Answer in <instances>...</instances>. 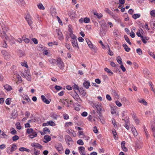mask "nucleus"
Segmentation results:
<instances>
[{
    "mask_svg": "<svg viewBox=\"0 0 155 155\" xmlns=\"http://www.w3.org/2000/svg\"><path fill=\"white\" fill-rule=\"evenodd\" d=\"M23 100H25L27 102H29L31 101V100L28 95H25L22 96Z\"/></svg>",
    "mask_w": 155,
    "mask_h": 155,
    "instance_id": "nucleus-20",
    "label": "nucleus"
},
{
    "mask_svg": "<svg viewBox=\"0 0 155 155\" xmlns=\"http://www.w3.org/2000/svg\"><path fill=\"white\" fill-rule=\"evenodd\" d=\"M71 95L74 100L78 103L81 104L82 102V100L80 98L79 95L75 91H74V92L71 93Z\"/></svg>",
    "mask_w": 155,
    "mask_h": 155,
    "instance_id": "nucleus-1",
    "label": "nucleus"
},
{
    "mask_svg": "<svg viewBox=\"0 0 155 155\" xmlns=\"http://www.w3.org/2000/svg\"><path fill=\"white\" fill-rule=\"evenodd\" d=\"M54 88L58 91H59L61 90L62 89V87L61 86H60L58 85H56L55 87Z\"/></svg>",
    "mask_w": 155,
    "mask_h": 155,
    "instance_id": "nucleus-60",
    "label": "nucleus"
},
{
    "mask_svg": "<svg viewBox=\"0 0 155 155\" xmlns=\"http://www.w3.org/2000/svg\"><path fill=\"white\" fill-rule=\"evenodd\" d=\"M138 102L140 103H142L145 105H147V102L143 99H141L138 100Z\"/></svg>",
    "mask_w": 155,
    "mask_h": 155,
    "instance_id": "nucleus-35",
    "label": "nucleus"
},
{
    "mask_svg": "<svg viewBox=\"0 0 155 155\" xmlns=\"http://www.w3.org/2000/svg\"><path fill=\"white\" fill-rule=\"evenodd\" d=\"M27 75L26 76V79L28 81H31V74L30 72L29 71H28V73H27Z\"/></svg>",
    "mask_w": 155,
    "mask_h": 155,
    "instance_id": "nucleus-28",
    "label": "nucleus"
},
{
    "mask_svg": "<svg viewBox=\"0 0 155 155\" xmlns=\"http://www.w3.org/2000/svg\"><path fill=\"white\" fill-rule=\"evenodd\" d=\"M142 147V145L139 144L138 143H136L135 144V148L136 150L137 151L139 149Z\"/></svg>",
    "mask_w": 155,
    "mask_h": 155,
    "instance_id": "nucleus-30",
    "label": "nucleus"
},
{
    "mask_svg": "<svg viewBox=\"0 0 155 155\" xmlns=\"http://www.w3.org/2000/svg\"><path fill=\"white\" fill-rule=\"evenodd\" d=\"M19 150L21 151H25L27 152H29L30 151V150L29 149L24 147L20 148L19 149Z\"/></svg>",
    "mask_w": 155,
    "mask_h": 155,
    "instance_id": "nucleus-25",
    "label": "nucleus"
},
{
    "mask_svg": "<svg viewBox=\"0 0 155 155\" xmlns=\"http://www.w3.org/2000/svg\"><path fill=\"white\" fill-rule=\"evenodd\" d=\"M80 94L83 96H84L86 94L85 90H84L83 88H80L79 90Z\"/></svg>",
    "mask_w": 155,
    "mask_h": 155,
    "instance_id": "nucleus-16",
    "label": "nucleus"
},
{
    "mask_svg": "<svg viewBox=\"0 0 155 155\" xmlns=\"http://www.w3.org/2000/svg\"><path fill=\"white\" fill-rule=\"evenodd\" d=\"M71 131H72L71 130H67L66 132L68 134L71 136H73V137H75L76 134L75 133H74V131H73V132H72Z\"/></svg>",
    "mask_w": 155,
    "mask_h": 155,
    "instance_id": "nucleus-21",
    "label": "nucleus"
},
{
    "mask_svg": "<svg viewBox=\"0 0 155 155\" xmlns=\"http://www.w3.org/2000/svg\"><path fill=\"white\" fill-rule=\"evenodd\" d=\"M16 78L18 80V81L16 82V83L17 84H18L22 82L21 78L19 75H17Z\"/></svg>",
    "mask_w": 155,
    "mask_h": 155,
    "instance_id": "nucleus-32",
    "label": "nucleus"
},
{
    "mask_svg": "<svg viewBox=\"0 0 155 155\" xmlns=\"http://www.w3.org/2000/svg\"><path fill=\"white\" fill-rule=\"evenodd\" d=\"M43 131L45 134H49L50 131L49 129L47 127L44 128L43 129Z\"/></svg>",
    "mask_w": 155,
    "mask_h": 155,
    "instance_id": "nucleus-24",
    "label": "nucleus"
},
{
    "mask_svg": "<svg viewBox=\"0 0 155 155\" xmlns=\"http://www.w3.org/2000/svg\"><path fill=\"white\" fill-rule=\"evenodd\" d=\"M85 40L90 48H91L92 50L95 51H96V46L93 45L91 42L88 38L86 39Z\"/></svg>",
    "mask_w": 155,
    "mask_h": 155,
    "instance_id": "nucleus-2",
    "label": "nucleus"
},
{
    "mask_svg": "<svg viewBox=\"0 0 155 155\" xmlns=\"http://www.w3.org/2000/svg\"><path fill=\"white\" fill-rule=\"evenodd\" d=\"M73 125V123L71 122H66L65 123L64 127H68L69 126H71Z\"/></svg>",
    "mask_w": 155,
    "mask_h": 155,
    "instance_id": "nucleus-44",
    "label": "nucleus"
},
{
    "mask_svg": "<svg viewBox=\"0 0 155 155\" xmlns=\"http://www.w3.org/2000/svg\"><path fill=\"white\" fill-rule=\"evenodd\" d=\"M17 149V146L16 145L13 144L11 145L10 149H7V152L8 154H11L12 152L14 151Z\"/></svg>",
    "mask_w": 155,
    "mask_h": 155,
    "instance_id": "nucleus-4",
    "label": "nucleus"
},
{
    "mask_svg": "<svg viewBox=\"0 0 155 155\" xmlns=\"http://www.w3.org/2000/svg\"><path fill=\"white\" fill-rule=\"evenodd\" d=\"M37 136L36 132L34 131L31 134H30L29 135V137L31 139L33 138L34 137H37Z\"/></svg>",
    "mask_w": 155,
    "mask_h": 155,
    "instance_id": "nucleus-22",
    "label": "nucleus"
},
{
    "mask_svg": "<svg viewBox=\"0 0 155 155\" xmlns=\"http://www.w3.org/2000/svg\"><path fill=\"white\" fill-rule=\"evenodd\" d=\"M48 122V124L51 126H54L55 125V123L52 120H50Z\"/></svg>",
    "mask_w": 155,
    "mask_h": 155,
    "instance_id": "nucleus-48",
    "label": "nucleus"
},
{
    "mask_svg": "<svg viewBox=\"0 0 155 155\" xmlns=\"http://www.w3.org/2000/svg\"><path fill=\"white\" fill-rule=\"evenodd\" d=\"M140 26L142 28H145L147 30H150V28L148 27V24L147 23H146L145 25H144L143 24L141 23L140 24Z\"/></svg>",
    "mask_w": 155,
    "mask_h": 155,
    "instance_id": "nucleus-23",
    "label": "nucleus"
},
{
    "mask_svg": "<svg viewBox=\"0 0 155 155\" xmlns=\"http://www.w3.org/2000/svg\"><path fill=\"white\" fill-rule=\"evenodd\" d=\"M94 108H95L97 110V111H101L102 110V107L101 104L99 103L98 102H96L94 106Z\"/></svg>",
    "mask_w": 155,
    "mask_h": 155,
    "instance_id": "nucleus-5",
    "label": "nucleus"
},
{
    "mask_svg": "<svg viewBox=\"0 0 155 155\" xmlns=\"http://www.w3.org/2000/svg\"><path fill=\"white\" fill-rule=\"evenodd\" d=\"M34 132L32 128L28 129L27 130V132L29 134Z\"/></svg>",
    "mask_w": 155,
    "mask_h": 155,
    "instance_id": "nucleus-52",
    "label": "nucleus"
},
{
    "mask_svg": "<svg viewBox=\"0 0 155 155\" xmlns=\"http://www.w3.org/2000/svg\"><path fill=\"white\" fill-rule=\"evenodd\" d=\"M78 149L79 152L81 155H85V148L84 147H78Z\"/></svg>",
    "mask_w": 155,
    "mask_h": 155,
    "instance_id": "nucleus-8",
    "label": "nucleus"
},
{
    "mask_svg": "<svg viewBox=\"0 0 155 155\" xmlns=\"http://www.w3.org/2000/svg\"><path fill=\"white\" fill-rule=\"evenodd\" d=\"M65 138L66 142H71L72 141L71 138L68 135H67L65 136Z\"/></svg>",
    "mask_w": 155,
    "mask_h": 155,
    "instance_id": "nucleus-19",
    "label": "nucleus"
},
{
    "mask_svg": "<svg viewBox=\"0 0 155 155\" xmlns=\"http://www.w3.org/2000/svg\"><path fill=\"white\" fill-rule=\"evenodd\" d=\"M125 141H123L121 142V145L122 150L126 152L127 151V148L125 147Z\"/></svg>",
    "mask_w": 155,
    "mask_h": 155,
    "instance_id": "nucleus-11",
    "label": "nucleus"
},
{
    "mask_svg": "<svg viewBox=\"0 0 155 155\" xmlns=\"http://www.w3.org/2000/svg\"><path fill=\"white\" fill-rule=\"evenodd\" d=\"M150 15L153 17H155V10H152L150 12Z\"/></svg>",
    "mask_w": 155,
    "mask_h": 155,
    "instance_id": "nucleus-59",
    "label": "nucleus"
},
{
    "mask_svg": "<svg viewBox=\"0 0 155 155\" xmlns=\"http://www.w3.org/2000/svg\"><path fill=\"white\" fill-rule=\"evenodd\" d=\"M140 16V15L138 14H134L133 15L132 17L134 19H136L139 18Z\"/></svg>",
    "mask_w": 155,
    "mask_h": 155,
    "instance_id": "nucleus-40",
    "label": "nucleus"
},
{
    "mask_svg": "<svg viewBox=\"0 0 155 155\" xmlns=\"http://www.w3.org/2000/svg\"><path fill=\"white\" fill-rule=\"evenodd\" d=\"M38 8L40 9L44 10L45 8L42 4L40 3L38 5Z\"/></svg>",
    "mask_w": 155,
    "mask_h": 155,
    "instance_id": "nucleus-46",
    "label": "nucleus"
},
{
    "mask_svg": "<svg viewBox=\"0 0 155 155\" xmlns=\"http://www.w3.org/2000/svg\"><path fill=\"white\" fill-rule=\"evenodd\" d=\"M56 64L60 69H62L64 68V64L61 58H58L56 60Z\"/></svg>",
    "mask_w": 155,
    "mask_h": 155,
    "instance_id": "nucleus-3",
    "label": "nucleus"
},
{
    "mask_svg": "<svg viewBox=\"0 0 155 155\" xmlns=\"http://www.w3.org/2000/svg\"><path fill=\"white\" fill-rule=\"evenodd\" d=\"M54 147L60 153H61V152L63 150L62 144L60 143L56 144Z\"/></svg>",
    "mask_w": 155,
    "mask_h": 155,
    "instance_id": "nucleus-6",
    "label": "nucleus"
},
{
    "mask_svg": "<svg viewBox=\"0 0 155 155\" xmlns=\"http://www.w3.org/2000/svg\"><path fill=\"white\" fill-rule=\"evenodd\" d=\"M57 34L58 36V38L60 40H62L63 39V36L61 32L58 31L57 33Z\"/></svg>",
    "mask_w": 155,
    "mask_h": 155,
    "instance_id": "nucleus-17",
    "label": "nucleus"
},
{
    "mask_svg": "<svg viewBox=\"0 0 155 155\" xmlns=\"http://www.w3.org/2000/svg\"><path fill=\"white\" fill-rule=\"evenodd\" d=\"M83 85L84 87L87 89L89 88L91 86L90 82L88 81H85L83 84Z\"/></svg>",
    "mask_w": 155,
    "mask_h": 155,
    "instance_id": "nucleus-14",
    "label": "nucleus"
},
{
    "mask_svg": "<svg viewBox=\"0 0 155 155\" xmlns=\"http://www.w3.org/2000/svg\"><path fill=\"white\" fill-rule=\"evenodd\" d=\"M131 130L134 136H136L138 134L135 128L132 127L131 128Z\"/></svg>",
    "mask_w": 155,
    "mask_h": 155,
    "instance_id": "nucleus-33",
    "label": "nucleus"
},
{
    "mask_svg": "<svg viewBox=\"0 0 155 155\" xmlns=\"http://www.w3.org/2000/svg\"><path fill=\"white\" fill-rule=\"evenodd\" d=\"M151 27L153 30L155 31V21L153 22L150 24Z\"/></svg>",
    "mask_w": 155,
    "mask_h": 155,
    "instance_id": "nucleus-45",
    "label": "nucleus"
},
{
    "mask_svg": "<svg viewBox=\"0 0 155 155\" xmlns=\"http://www.w3.org/2000/svg\"><path fill=\"white\" fill-rule=\"evenodd\" d=\"M65 47L69 50H70V45L68 43H65Z\"/></svg>",
    "mask_w": 155,
    "mask_h": 155,
    "instance_id": "nucleus-64",
    "label": "nucleus"
},
{
    "mask_svg": "<svg viewBox=\"0 0 155 155\" xmlns=\"http://www.w3.org/2000/svg\"><path fill=\"white\" fill-rule=\"evenodd\" d=\"M11 99L10 98H8L6 99L5 101V103L7 105H10V101Z\"/></svg>",
    "mask_w": 155,
    "mask_h": 155,
    "instance_id": "nucleus-57",
    "label": "nucleus"
},
{
    "mask_svg": "<svg viewBox=\"0 0 155 155\" xmlns=\"http://www.w3.org/2000/svg\"><path fill=\"white\" fill-rule=\"evenodd\" d=\"M18 2L21 5L24 6L25 4V3L23 0H18Z\"/></svg>",
    "mask_w": 155,
    "mask_h": 155,
    "instance_id": "nucleus-54",
    "label": "nucleus"
},
{
    "mask_svg": "<svg viewBox=\"0 0 155 155\" xmlns=\"http://www.w3.org/2000/svg\"><path fill=\"white\" fill-rule=\"evenodd\" d=\"M31 145L32 147L38 148L40 149H41L42 148V146L38 143H33L31 144Z\"/></svg>",
    "mask_w": 155,
    "mask_h": 155,
    "instance_id": "nucleus-9",
    "label": "nucleus"
},
{
    "mask_svg": "<svg viewBox=\"0 0 155 155\" xmlns=\"http://www.w3.org/2000/svg\"><path fill=\"white\" fill-rule=\"evenodd\" d=\"M93 14L96 16L97 18L99 19H100L103 16V15L101 13L99 14L96 12V11H94L93 12Z\"/></svg>",
    "mask_w": 155,
    "mask_h": 155,
    "instance_id": "nucleus-15",
    "label": "nucleus"
},
{
    "mask_svg": "<svg viewBox=\"0 0 155 155\" xmlns=\"http://www.w3.org/2000/svg\"><path fill=\"white\" fill-rule=\"evenodd\" d=\"M63 116L65 120H68L69 118V116L68 114L64 113L63 114Z\"/></svg>",
    "mask_w": 155,
    "mask_h": 155,
    "instance_id": "nucleus-53",
    "label": "nucleus"
},
{
    "mask_svg": "<svg viewBox=\"0 0 155 155\" xmlns=\"http://www.w3.org/2000/svg\"><path fill=\"white\" fill-rule=\"evenodd\" d=\"M80 137L81 138H84V139L87 140H88L90 138L89 137H88V136H86L84 134L82 136H81Z\"/></svg>",
    "mask_w": 155,
    "mask_h": 155,
    "instance_id": "nucleus-49",
    "label": "nucleus"
},
{
    "mask_svg": "<svg viewBox=\"0 0 155 155\" xmlns=\"http://www.w3.org/2000/svg\"><path fill=\"white\" fill-rule=\"evenodd\" d=\"M117 60L118 63L119 64H122V59L120 56L118 57L117 58Z\"/></svg>",
    "mask_w": 155,
    "mask_h": 155,
    "instance_id": "nucleus-43",
    "label": "nucleus"
},
{
    "mask_svg": "<svg viewBox=\"0 0 155 155\" xmlns=\"http://www.w3.org/2000/svg\"><path fill=\"white\" fill-rule=\"evenodd\" d=\"M56 60L55 59H53L50 60L49 62L51 64L53 65L54 64L56 63Z\"/></svg>",
    "mask_w": 155,
    "mask_h": 155,
    "instance_id": "nucleus-55",
    "label": "nucleus"
},
{
    "mask_svg": "<svg viewBox=\"0 0 155 155\" xmlns=\"http://www.w3.org/2000/svg\"><path fill=\"white\" fill-rule=\"evenodd\" d=\"M148 54L153 58L155 59V55L152 52L150 51H148Z\"/></svg>",
    "mask_w": 155,
    "mask_h": 155,
    "instance_id": "nucleus-61",
    "label": "nucleus"
},
{
    "mask_svg": "<svg viewBox=\"0 0 155 155\" xmlns=\"http://www.w3.org/2000/svg\"><path fill=\"white\" fill-rule=\"evenodd\" d=\"M71 43L72 46L74 48H79L78 45L77 43V39L72 40Z\"/></svg>",
    "mask_w": 155,
    "mask_h": 155,
    "instance_id": "nucleus-10",
    "label": "nucleus"
},
{
    "mask_svg": "<svg viewBox=\"0 0 155 155\" xmlns=\"http://www.w3.org/2000/svg\"><path fill=\"white\" fill-rule=\"evenodd\" d=\"M78 144L80 145H83L84 144V142L81 139H79L77 141Z\"/></svg>",
    "mask_w": 155,
    "mask_h": 155,
    "instance_id": "nucleus-39",
    "label": "nucleus"
},
{
    "mask_svg": "<svg viewBox=\"0 0 155 155\" xmlns=\"http://www.w3.org/2000/svg\"><path fill=\"white\" fill-rule=\"evenodd\" d=\"M34 153L35 155H38L40 154V151L38 150H36L35 148L34 149Z\"/></svg>",
    "mask_w": 155,
    "mask_h": 155,
    "instance_id": "nucleus-62",
    "label": "nucleus"
},
{
    "mask_svg": "<svg viewBox=\"0 0 155 155\" xmlns=\"http://www.w3.org/2000/svg\"><path fill=\"white\" fill-rule=\"evenodd\" d=\"M116 105L119 107H120L122 106L121 104L119 101H116L115 102Z\"/></svg>",
    "mask_w": 155,
    "mask_h": 155,
    "instance_id": "nucleus-63",
    "label": "nucleus"
},
{
    "mask_svg": "<svg viewBox=\"0 0 155 155\" xmlns=\"http://www.w3.org/2000/svg\"><path fill=\"white\" fill-rule=\"evenodd\" d=\"M21 64L22 66L25 67L27 68H28V66L26 61H24L23 62H21Z\"/></svg>",
    "mask_w": 155,
    "mask_h": 155,
    "instance_id": "nucleus-41",
    "label": "nucleus"
},
{
    "mask_svg": "<svg viewBox=\"0 0 155 155\" xmlns=\"http://www.w3.org/2000/svg\"><path fill=\"white\" fill-rule=\"evenodd\" d=\"M136 51L137 53L139 55H141L143 54L142 50L140 48L137 49Z\"/></svg>",
    "mask_w": 155,
    "mask_h": 155,
    "instance_id": "nucleus-42",
    "label": "nucleus"
},
{
    "mask_svg": "<svg viewBox=\"0 0 155 155\" xmlns=\"http://www.w3.org/2000/svg\"><path fill=\"white\" fill-rule=\"evenodd\" d=\"M51 13L53 17L55 16L56 15V9L54 8H51Z\"/></svg>",
    "mask_w": 155,
    "mask_h": 155,
    "instance_id": "nucleus-18",
    "label": "nucleus"
},
{
    "mask_svg": "<svg viewBox=\"0 0 155 155\" xmlns=\"http://www.w3.org/2000/svg\"><path fill=\"white\" fill-rule=\"evenodd\" d=\"M90 19L88 18L85 17L84 19V22L85 23H88L90 22Z\"/></svg>",
    "mask_w": 155,
    "mask_h": 155,
    "instance_id": "nucleus-50",
    "label": "nucleus"
},
{
    "mask_svg": "<svg viewBox=\"0 0 155 155\" xmlns=\"http://www.w3.org/2000/svg\"><path fill=\"white\" fill-rule=\"evenodd\" d=\"M124 38L126 41L130 45H131V43L130 42V40L127 37V36L126 35H125L124 36Z\"/></svg>",
    "mask_w": 155,
    "mask_h": 155,
    "instance_id": "nucleus-37",
    "label": "nucleus"
},
{
    "mask_svg": "<svg viewBox=\"0 0 155 155\" xmlns=\"http://www.w3.org/2000/svg\"><path fill=\"white\" fill-rule=\"evenodd\" d=\"M44 138L45 140H44L43 141L45 143H47L51 140V137L50 136L48 135L44 136Z\"/></svg>",
    "mask_w": 155,
    "mask_h": 155,
    "instance_id": "nucleus-12",
    "label": "nucleus"
},
{
    "mask_svg": "<svg viewBox=\"0 0 155 155\" xmlns=\"http://www.w3.org/2000/svg\"><path fill=\"white\" fill-rule=\"evenodd\" d=\"M104 71L109 74V75L111 76L113 74V72L111 71L109 69L107 68H106L104 69Z\"/></svg>",
    "mask_w": 155,
    "mask_h": 155,
    "instance_id": "nucleus-26",
    "label": "nucleus"
},
{
    "mask_svg": "<svg viewBox=\"0 0 155 155\" xmlns=\"http://www.w3.org/2000/svg\"><path fill=\"white\" fill-rule=\"evenodd\" d=\"M28 22V25L30 26H31L32 23V22L31 21V18H30L29 19H27V20H26Z\"/></svg>",
    "mask_w": 155,
    "mask_h": 155,
    "instance_id": "nucleus-56",
    "label": "nucleus"
},
{
    "mask_svg": "<svg viewBox=\"0 0 155 155\" xmlns=\"http://www.w3.org/2000/svg\"><path fill=\"white\" fill-rule=\"evenodd\" d=\"M11 134L12 135L15 134H17L16 131L15 130V129L12 128L11 129Z\"/></svg>",
    "mask_w": 155,
    "mask_h": 155,
    "instance_id": "nucleus-47",
    "label": "nucleus"
},
{
    "mask_svg": "<svg viewBox=\"0 0 155 155\" xmlns=\"http://www.w3.org/2000/svg\"><path fill=\"white\" fill-rule=\"evenodd\" d=\"M12 139L14 141H15L19 139V137L17 135H15L12 137Z\"/></svg>",
    "mask_w": 155,
    "mask_h": 155,
    "instance_id": "nucleus-51",
    "label": "nucleus"
},
{
    "mask_svg": "<svg viewBox=\"0 0 155 155\" xmlns=\"http://www.w3.org/2000/svg\"><path fill=\"white\" fill-rule=\"evenodd\" d=\"M17 113L15 110H13L12 113V117L11 118H12L14 119L16 118L17 116Z\"/></svg>",
    "mask_w": 155,
    "mask_h": 155,
    "instance_id": "nucleus-31",
    "label": "nucleus"
},
{
    "mask_svg": "<svg viewBox=\"0 0 155 155\" xmlns=\"http://www.w3.org/2000/svg\"><path fill=\"white\" fill-rule=\"evenodd\" d=\"M25 36L24 35L22 37V39H23V40L24 41L25 43H28L29 42L30 40L29 39L25 38Z\"/></svg>",
    "mask_w": 155,
    "mask_h": 155,
    "instance_id": "nucleus-36",
    "label": "nucleus"
},
{
    "mask_svg": "<svg viewBox=\"0 0 155 155\" xmlns=\"http://www.w3.org/2000/svg\"><path fill=\"white\" fill-rule=\"evenodd\" d=\"M1 53L4 56V58L6 59L9 58L10 57V54L5 50H2L1 51Z\"/></svg>",
    "mask_w": 155,
    "mask_h": 155,
    "instance_id": "nucleus-7",
    "label": "nucleus"
},
{
    "mask_svg": "<svg viewBox=\"0 0 155 155\" xmlns=\"http://www.w3.org/2000/svg\"><path fill=\"white\" fill-rule=\"evenodd\" d=\"M0 137L2 138L7 139L8 136L4 133L2 132V133L0 135Z\"/></svg>",
    "mask_w": 155,
    "mask_h": 155,
    "instance_id": "nucleus-34",
    "label": "nucleus"
},
{
    "mask_svg": "<svg viewBox=\"0 0 155 155\" xmlns=\"http://www.w3.org/2000/svg\"><path fill=\"white\" fill-rule=\"evenodd\" d=\"M5 89L8 91H10L12 89V88L11 86L8 84H6L4 86Z\"/></svg>",
    "mask_w": 155,
    "mask_h": 155,
    "instance_id": "nucleus-27",
    "label": "nucleus"
},
{
    "mask_svg": "<svg viewBox=\"0 0 155 155\" xmlns=\"http://www.w3.org/2000/svg\"><path fill=\"white\" fill-rule=\"evenodd\" d=\"M123 46L127 52H129L130 50V49L128 47L126 44H123Z\"/></svg>",
    "mask_w": 155,
    "mask_h": 155,
    "instance_id": "nucleus-29",
    "label": "nucleus"
},
{
    "mask_svg": "<svg viewBox=\"0 0 155 155\" xmlns=\"http://www.w3.org/2000/svg\"><path fill=\"white\" fill-rule=\"evenodd\" d=\"M69 35L72 39V40H74V39H76V36L71 32V34H69Z\"/></svg>",
    "mask_w": 155,
    "mask_h": 155,
    "instance_id": "nucleus-38",
    "label": "nucleus"
},
{
    "mask_svg": "<svg viewBox=\"0 0 155 155\" xmlns=\"http://www.w3.org/2000/svg\"><path fill=\"white\" fill-rule=\"evenodd\" d=\"M41 98L42 101L45 103L47 104H48L50 103V101H49L47 99L45 96L43 95L41 96Z\"/></svg>",
    "mask_w": 155,
    "mask_h": 155,
    "instance_id": "nucleus-13",
    "label": "nucleus"
},
{
    "mask_svg": "<svg viewBox=\"0 0 155 155\" xmlns=\"http://www.w3.org/2000/svg\"><path fill=\"white\" fill-rule=\"evenodd\" d=\"M112 121L113 125H114L115 127L117 126L116 124L117 122L114 119V118H112Z\"/></svg>",
    "mask_w": 155,
    "mask_h": 155,
    "instance_id": "nucleus-58",
    "label": "nucleus"
}]
</instances>
